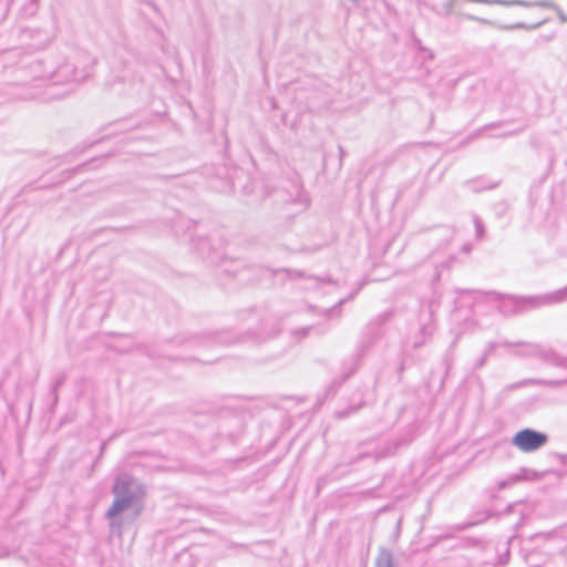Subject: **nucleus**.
Listing matches in <instances>:
<instances>
[{
    "label": "nucleus",
    "instance_id": "nucleus-1",
    "mask_svg": "<svg viewBox=\"0 0 567 567\" xmlns=\"http://www.w3.org/2000/svg\"><path fill=\"white\" fill-rule=\"evenodd\" d=\"M6 62L16 63L17 83L27 85L35 81H51L52 85L47 87L48 99L61 97L64 94L52 92L53 85L60 83L81 82L87 74L78 71L69 63H58L53 58L39 59L31 54L22 53L19 49L9 50L4 53Z\"/></svg>",
    "mask_w": 567,
    "mask_h": 567
},
{
    "label": "nucleus",
    "instance_id": "nucleus-2",
    "mask_svg": "<svg viewBox=\"0 0 567 567\" xmlns=\"http://www.w3.org/2000/svg\"><path fill=\"white\" fill-rule=\"evenodd\" d=\"M486 295L491 300L498 302L497 309L504 316H513L544 306L567 301V286L554 292L540 296H502L495 291L487 292Z\"/></svg>",
    "mask_w": 567,
    "mask_h": 567
},
{
    "label": "nucleus",
    "instance_id": "nucleus-3",
    "mask_svg": "<svg viewBox=\"0 0 567 567\" xmlns=\"http://www.w3.org/2000/svg\"><path fill=\"white\" fill-rule=\"evenodd\" d=\"M112 493L114 501L106 511V516L122 514L130 508L135 509L134 518L140 515L145 497V487L138 480L131 475L122 474L116 477Z\"/></svg>",
    "mask_w": 567,
    "mask_h": 567
},
{
    "label": "nucleus",
    "instance_id": "nucleus-4",
    "mask_svg": "<svg viewBox=\"0 0 567 567\" xmlns=\"http://www.w3.org/2000/svg\"><path fill=\"white\" fill-rule=\"evenodd\" d=\"M548 442V435L533 429H523L512 439V444L524 453H533Z\"/></svg>",
    "mask_w": 567,
    "mask_h": 567
},
{
    "label": "nucleus",
    "instance_id": "nucleus-5",
    "mask_svg": "<svg viewBox=\"0 0 567 567\" xmlns=\"http://www.w3.org/2000/svg\"><path fill=\"white\" fill-rule=\"evenodd\" d=\"M398 449V443H393L390 441H386L382 444L381 447H378L373 451H368L363 453L364 457H372L375 461H379L383 457L392 455Z\"/></svg>",
    "mask_w": 567,
    "mask_h": 567
},
{
    "label": "nucleus",
    "instance_id": "nucleus-6",
    "mask_svg": "<svg viewBox=\"0 0 567 567\" xmlns=\"http://www.w3.org/2000/svg\"><path fill=\"white\" fill-rule=\"evenodd\" d=\"M527 473H528V470L520 468V471L518 473H514V474L509 475L506 480L501 481L498 483V487L501 489H503V488L512 486L520 481H524L527 478Z\"/></svg>",
    "mask_w": 567,
    "mask_h": 567
},
{
    "label": "nucleus",
    "instance_id": "nucleus-7",
    "mask_svg": "<svg viewBox=\"0 0 567 567\" xmlns=\"http://www.w3.org/2000/svg\"><path fill=\"white\" fill-rule=\"evenodd\" d=\"M465 186H467L473 192H482L485 189H493L497 186V183H487L483 178H475L467 181L465 183Z\"/></svg>",
    "mask_w": 567,
    "mask_h": 567
},
{
    "label": "nucleus",
    "instance_id": "nucleus-8",
    "mask_svg": "<svg viewBox=\"0 0 567 567\" xmlns=\"http://www.w3.org/2000/svg\"><path fill=\"white\" fill-rule=\"evenodd\" d=\"M375 567H395L393 563V556L390 550L382 549L377 559Z\"/></svg>",
    "mask_w": 567,
    "mask_h": 567
},
{
    "label": "nucleus",
    "instance_id": "nucleus-9",
    "mask_svg": "<svg viewBox=\"0 0 567 567\" xmlns=\"http://www.w3.org/2000/svg\"><path fill=\"white\" fill-rule=\"evenodd\" d=\"M105 518L110 520L111 532L117 536H122L124 522L121 517V514H116L114 516L105 515Z\"/></svg>",
    "mask_w": 567,
    "mask_h": 567
},
{
    "label": "nucleus",
    "instance_id": "nucleus-10",
    "mask_svg": "<svg viewBox=\"0 0 567 567\" xmlns=\"http://www.w3.org/2000/svg\"><path fill=\"white\" fill-rule=\"evenodd\" d=\"M434 331V327L431 322H425L423 323V326L421 327V334H422V340L420 341H416L414 343V347L415 348H419L421 347L422 344H424V342L426 341V339L433 333Z\"/></svg>",
    "mask_w": 567,
    "mask_h": 567
},
{
    "label": "nucleus",
    "instance_id": "nucleus-11",
    "mask_svg": "<svg viewBox=\"0 0 567 567\" xmlns=\"http://www.w3.org/2000/svg\"><path fill=\"white\" fill-rule=\"evenodd\" d=\"M497 347H498V343L489 342L486 346L483 357L476 362L475 367L482 368L485 364L487 357L491 355Z\"/></svg>",
    "mask_w": 567,
    "mask_h": 567
},
{
    "label": "nucleus",
    "instance_id": "nucleus-12",
    "mask_svg": "<svg viewBox=\"0 0 567 567\" xmlns=\"http://www.w3.org/2000/svg\"><path fill=\"white\" fill-rule=\"evenodd\" d=\"M545 21H540V22H537L533 25H527L523 22H518V23H515V24H512V25H506V27H503V29L505 30H514V29H536L538 28L539 25H542Z\"/></svg>",
    "mask_w": 567,
    "mask_h": 567
},
{
    "label": "nucleus",
    "instance_id": "nucleus-13",
    "mask_svg": "<svg viewBox=\"0 0 567 567\" xmlns=\"http://www.w3.org/2000/svg\"><path fill=\"white\" fill-rule=\"evenodd\" d=\"M537 383L556 388L563 384H567V380H539Z\"/></svg>",
    "mask_w": 567,
    "mask_h": 567
},
{
    "label": "nucleus",
    "instance_id": "nucleus-14",
    "mask_svg": "<svg viewBox=\"0 0 567 567\" xmlns=\"http://www.w3.org/2000/svg\"><path fill=\"white\" fill-rule=\"evenodd\" d=\"M474 223H475V228H476V235H477V237L481 238L483 236V233H484L483 223H482V220L478 217H475Z\"/></svg>",
    "mask_w": 567,
    "mask_h": 567
},
{
    "label": "nucleus",
    "instance_id": "nucleus-15",
    "mask_svg": "<svg viewBox=\"0 0 567 567\" xmlns=\"http://www.w3.org/2000/svg\"><path fill=\"white\" fill-rule=\"evenodd\" d=\"M207 246H208V243L206 239H204L200 241V244L198 246H196V248H197L198 252L204 256Z\"/></svg>",
    "mask_w": 567,
    "mask_h": 567
},
{
    "label": "nucleus",
    "instance_id": "nucleus-16",
    "mask_svg": "<svg viewBox=\"0 0 567 567\" xmlns=\"http://www.w3.org/2000/svg\"><path fill=\"white\" fill-rule=\"evenodd\" d=\"M296 190H297V202L300 203V200H302L303 205L307 206V200L306 198L302 197L301 193H300V187L299 186H296Z\"/></svg>",
    "mask_w": 567,
    "mask_h": 567
},
{
    "label": "nucleus",
    "instance_id": "nucleus-17",
    "mask_svg": "<svg viewBox=\"0 0 567 567\" xmlns=\"http://www.w3.org/2000/svg\"><path fill=\"white\" fill-rule=\"evenodd\" d=\"M554 10L558 13V17L561 22H567L566 14L558 7H556Z\"/></svg>",
    "mask_w": 567,
    "mask_h": 567
},
{
    "label": "nucleus",
    "instance_id": "nucleus-18",
    "mask_svg": "<svg viewBox=\"0 0 567 567\" xmlns=\"http://www.w3.org/2000/svg\"><path fill=\"white\" fill-rule=\"evenodd\" d=\"M357 293H358V290H355L353 293H351V295L349 296L348 300L353 299V298H354V296H355ZM346 301H347V299H341V300L336 305V307H340V306H341L343 302H346Z\"/></svg>",
    "mask_w": 567,
    "mask_h": 567
},
{
    "label": "nucleus",
    "instance_id": "nucleus-19",
    "mask_svg": "<svg viewBox=\"0 0 567 567\" xmlns=\"http://www.w3.org/2000/svg\"><path fill=\"white\" fill-rule=\"evenodd\" d=\"M353 410L351 409V411H348V410H344V411H341V412H337V416L338 417H346L348 416Z\"/></svg>",
    "mask_w": 567,
    "mask_h": 567
},
{
    "label": "nucleus",
    "instance_id": "nucleus-20",
    "mask_svg": "<svg viewBox=\"0 0 567 567\" xmlns=\"http://www.w3.org/2000/svg\"><path fill=\"white\" fill-rule=\"evenodd\" d=\"M9 555V550L0 545V558L6 557Z\"/></svg>",
    "mask_w": 567,
    "mask_h": 567
},
{
    "label": "nucleus",
    "instance_id": "nucleus-21",
    "mask_svg": "<svg viewBox=\"0 0 567 567\" xmlns=\"http://www.w3.org/2000/svg\"><path fill=\"white\" fill-rule=\"evenodd\" d=\"M466 18H467V19H470V20H476V21L487 22L486 20H484V19H480V18L474 17V16H472V14H467V16H466Z\"/></svg>",
    "mask_w": 567,
    "mask_h": 567
},
{
    "label": "nucleus",
    "instance_id": "nucleus-22",
    "mask_svg": "<svg viewBox=\"0 0 567 567\" xmlns=\"http://www.w3.org/2000/svg\"><path fill=\"white\" fill-rule=\"evenodd\" d=\"M455 3V0H450L446 4V10L450 12Z\"/></svg>",
    "mask_w": 567,
    "mask_h": 567
},
{
    "label": "nucleus",
    "instance_id": "nucleus-23",
    "mask_svg": "<svg viewBox=\"0 0 567 567\" xmlns=\"http://www.w3.org/2000/svg\"><path fill=\"white\" fill-rule=\"evenodd\" d=\"M311 328H303L300 330L302 336H306Z\"/></svg>",
    "mask_w": 567,
    "mask_h": 567
},
{
    "label": "nucleus",
    "instance_id": "nucleus-24",
    "mask_svg": "<svg viewBox=\"0 0 567 567\" xmlns=\"http://www.w3.org/2000/svg\"><path fill=\"white\" fill-rule=\"evenodd\" d=\"M62 382H63V380H62V379H61V380H56V381H55V388L60 386V385L62 384Z\"/></svg>",
    "mask_w": 567,
    "mask_h": 567
},
{
    "label": "nucleus",
    "instance_id": "nucleus-25",
    "mask_svg": "<svg viewBox=\"0 0 567 567\" xmlns=\"http://www.w3.org/2000/svg\"><path fill=\"white\" fill-rule=\"evenodd\" d=\"M502 346H504V347H512L513 344L509 343V342H504V343H502Z\"/></svg>",
    "mask_w": 567,
    "mask_h": 567
},
{
    "label": "nucleus",
    "instance_id": "nucleus-26",
    "mask_svg": "<svg viewBox=\"0 0 567 567\" xmlns=\"http://www.w3.org/2000/svg\"><path fill=\"white\" fill-rule=\"evenodd\" d=\"M355 6L360 3L361 0H351Z\"/></svg>",
    "mask_w": 567,
    "mask_h": 567
}]
</instances>
